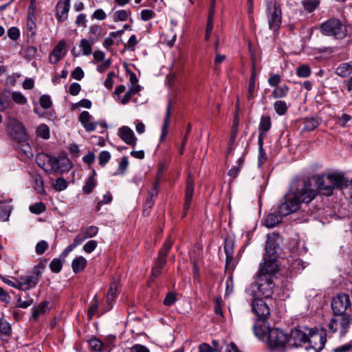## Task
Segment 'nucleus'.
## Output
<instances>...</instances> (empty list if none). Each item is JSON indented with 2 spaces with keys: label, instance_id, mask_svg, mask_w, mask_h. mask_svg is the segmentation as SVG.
<instances>
[{
  "label": "nucleus",
  "instance_id": "obj_36",
  "mask_svg": "<svg viewBox=\"0 0 352 352\" xmlns=\"http://www.w3.org/2000/svg\"><path fill=\"white\" fill-rule=\"evenodd\" d=\"M140 91V86H131L129 90L125 93L123 98L121 99L120 102L122 104H127L131 97L135 94H138Z\"/></svg>",
  "mask_w": 352,
  "mask_h": 352
},
{
  "label": "nucleus",
  "instance_id": "obj_27",
  "mask_svg": "<svg viewBox=\"0 0 352 352\" xmlns=\"http://www.w3.org/2000/svg\"><path fill=\"white\" fill-rule=\"evenodd\" d=\"M322 120L318 117H311L305 118L303 120V131H311L317 128L321 123Z\"/></svg>",
  "mask_w": 352,
  "mask_h": 352
},
{
  "label": "nucleus",
  "instance_id": "obj_25",
  "mask_svg": "<svg viewBox=\"0 0 352 352\" xmlns=\"http://www.w3.org/2000/svg\"><path fill=\"white\" fill-rule=\"evenodd\" d=\"M36 17L33 10H31V8H28V14L27 17V31L28 33H30L32 37L35 35V30L36 28Z\"/></svg>",
  "mask_w": 352,
  "mask_h": 352
},
{
  "label": "nucleus",
  "instance_id": "obj_10",
  "mask_svg": "<svg viewBox=\"0 0 352 352\" xmlns=\"http://www.w3.org/2000/svg\"><path fill=\"white\" fill-rule=\"evenodd\" d=\"M327 342L326 331L323 329L320 331H316L312 329L309 330L308 335V340L307 343L309 344V349H314L316 352H320L324 347Z\"/></svg>",
  "mask_w": 352,
  "mask_h": 352
},
{
  "label": "nucleus",
  "instance_id": "obj_16",
  "mask_svg": "<svg viewBox=\"0 0 352 352\" xmlns=\"http://www.w3.org/2000/svg\"><path fill=\"white\" fill-rule=\"evenodd\" d=\"M78 120L87 132L95 131L98 124V122L94 121L92 116L86 111H82L80 114Z\"/></svg>",
  "mask_w": 352,
  "mask_h": 352
},
{
  "label": "nucleus",
  "instance_id": "obj_40",
  "mask_svg": "<svg viewBox=\"0 0 352 352\" xmlns=\"http://www.w3.org/2000/svg\"><path fill=\"white\" fill-rule=\"evenodd\" d=\"M116 339V337L113 335H109L104 338V341L102 342L104 352H110L111 351V348L113 346Z\"/></svg>",
  "mask_w": 352,
  "mask_h": 352
},
{
  "label": "nucleus",
  "instance_id": "obj_44",
  "mask_svg": "<svg viewBox=\"0 0 352 352\" xmlns=\"http://www.w3.org/2000/svg\"><path fill=\"white\" fill-rule=\"evenodd\" d=\"M29 210L33 214H40L45 211L46 206L43 202H38L31 205Z\"/></svg>",
  "mask_w": 352,
  "mask_h": 352
},
{
  "label": "nucleus",
  "instance_id": "obj_60",
  "mask_svg": "<svg viewBox=\"0 0 352 352\" xmlns=\"http://www.w3.org/2000/svg\"><path fill=\"white\" fill-rule=\"evenodd\" d=\"M268 328H266L265 327H258L256 324H254L253 327V331L256 336H257L259 338H263L266 333H267V331H266V329Z\"/></svg>",
  "mask_w": 352,
  "mask_h": 352
},
{
  "label": "nucleus",
  "instance_id": "obj_7",
  "mask_svg": "<svg viewBox=\"0 0 352 352\" xmlns=\"http://www.w3.org/2000/svg\"><path fill=\"white\" fill-rule=\"evenodd\" d=\"M173 246V241L170 238H167L163 247L159 250L157 257L155 261L154 265L152 267L151 276L157 277L162 273V270L166 264V257L169 254Z\"/></svg>",
  "mask_w": 352,
  "mask_h": 352
},
{
  "label": "nucleus",
  "instance_id": "obj_61",
  "mask_svg": "<svg viewBox=\"0 0 352 352\" xmlns=\"http://www.w3.org/2000/svg\"><path fill=\"white\" fill-rule=\"evenodd\" d=\"M98 243L95 240L87 241L83 246V250L87 253L92 252L97 247Z\"/></svg>",
  "mask_w": 352,
  "mask_h": 352
},
{
  "label": "nucleus",
  "instance_id": "obj_41",
  "mask_svg": "<svg viewBox=\"0 0 352 352\" xmlns=\"http://www.w3.org/2000/svg\"><path fill=\"white\" fill-rule=\"evenodd\" d=\"M296 75L301 78H307L311 75V69L308 65H302L296 68Z\"/></svg>",
  "mask_w": 352,
  "mask_h": 352
},
{
  "label": "nucleus",
  "instance_id": "obj_47",
  "mask_svg": "<svg viewBox=\"0 0 352 352\" xmlns=\"http://www.w3.org/2000/svg\"><path fill=\"white\" fill-rule=\"evenodd\" d=\"M80 47L82 51L83 55L88 56L90 55L92 52V47L89 43V41L85 38H83L80 41Z\"/></svg>",
  "mask_w": 352,
  "mask_h": 352
},
{
  "label": "nucleus",
  "instance_id": "obj_8",
  "mask_svg": "<svg viewBox=\"0 0 352 352\" xmlns=\"http://www.w3.org/2000/svg\"><path fill=\"white\" fill-rule=\"evenodd\" d=\"M267 16L269 28L277 32L282 23V11L279 5L275 2H270L267 6Z\"/></svg>",
  "mask_w": 352,
  "mask_h": 352
},
{
  "label": "nucleus",
  "instance_id": "obj_64",
  "mask_svg": "<svg viewBox=\"0 0 352 352\" xmlns=\"http://www.w3.org/2000/svg\"><path fill=\"white\" fill-rule=\"evenodd\" d=\"M129 352H150V351L144 345L135 344L129 348Z\"/></svg>",
  "mask_w": 352,
  "mask_h": 352
},
{
  "label": "nucleus",
  "instance_id": "obj_13",
  "mask_svg": "<svg viewBox=\"0 0 352 352\" xmlns=\"http://www.w3.org/2000/svg\"><path fill=\"white\" fill-rule=\"evenodd\" d=\"M298 200H296L292 195L285 197V201L278 207V213L280 216L286 217L296 212L300 208Z\"/></svg>",
  "mask_w": 352,
  "mask_h": 352
},
{
  "label": "nucleus",
  "instance_id": "obj_2",
  "mask_svg": "<svg viewBox=\"0 0 352 352\" xmlns=\"http://www.w3.org/2000/svg\"><path fill=\"white\" fill-rule=\"evenodd\" d=\"M38 166L49 173L67 172L72 168V163L66 157H54L44 153H38L36 157Z\"/></svg>",
  "mask_w": 352,
  "mask_h": 352
},
{
  "label": "nucleus",
  "instance_id": "obj_49",
  "mask_svg": "<svg viewBox=\"0 0 352 352\" xmlns=\"http://www.w3.org/2000/svg\"><path fill=\"white\" fill-rule=\"evenodd\" d=\"M36 133L41 138L47 140L50 138L49 128L46 124H41L36 129Z\"/></svg>",
  "mask_w": 352,
  "mask_h": 352
},
{
  "label": "nucleus",
  "instance_id": "obj_26",
  "mask_svg": "<svg viewBox=\"0 0 352 352\" xmlns=\"http://www.w3.org/2000/svg\"><path fill=\"white\" fill-rule=\"evenodd\" d=\"M278 213V209L275 212L270 213L265 219V226L267 228H272L281 222L282 217Z\"/></svg>",
  "mask_w": 352,
  "mask_h": 352
},
{
  "label": "nucleus",
  "instance_id": "obj_20",
  "mask_svg": "<svg viewBox=\"0 0 352 352\" xmlns=\"http://www.w3.org/2000/svg\"><path fill=\"white\" fill-rule=\"evenodd\" d=\"M120 138L127 144L135 147L137 138L133 131L129 127L124 126L119 129Z\"/></svg>",
  "mask_w": 352,
  "mask_h": 352
},
{
  "label": "nucleus",
  "instance_id": "obj_55",
  "mask_svg": "<svg viewBox=\"0 0 352 352\" xmlns=\"http://www.w3.org/2000/svg\"><path fill=\"white\" fill-rule=\"evenodd\" d=\"M48 247L49 245L46 241H40L36 245L35 252L38 255H41L47 250Z\"/></svg>",
  "mask_w": 352,
  "mask_h": 352
},
{
  "label": "nucleus",
  "instance_id": "obj_32",
  "mask_svg": "<svg viewBox=\"0 0 352 352\" xmlns=\"http://www.w3.org/2000/svg\"><path fill=\"white\" fill-rule=\"evenodd\" d=\"M301 4L307 13H311L319 7L320 0H302Z\"/></svg>",
  "mask_w": 352,
  "mask_h": 352
},
{
  "label": "nucleus",
  "instance_id": "obj_18",
  "mask_svg": "<svg viewBox=\"0 0 352 352\" xmlns=\"http://www.w3.org/2000/svg\"><path fill=\"white\" fill-rule=\"evenodd\" d=\"M193 193H194L193 180L192 178L188 177L187 182H186V186L185 201H184V212L182 214V218H184L187 214V212L188 211V210L190 208V206L191 201L192 200Z\"/></svg>",
  "mask_w": 352,
  "mask_h": 352
},
{
  "label": "nucleus",
  "instance_id": "obj_17",
  "mask_svg": "<svg viewBox=\"0 0 352 352\" xmlns=\"http://www.w3.org/2000/svg\"><path fill=\"white\" fill-rule=\"evenodd\" d=\"M71 0H60L56 7V17L58 22L65 21L68 17Z\"/></svg>",
  "mask_w": 352,
  "mask_h": 352
},
{
  "label": "nucleus",
  "instance_id": "obj_38",
  "mask_svg": "<svg viewBox=\"0 0 352 352\" xmlns=\"http://www.w3.org/2000/svg\"><path fill=\"white\" fill-rule=\"evenodd\" d=\"M96 186V182L93 177H89L86 180L85 184L82 187V192L85 195L91 193Z\"/></svg>",
  "mask_w": 352,
  "mask_h": 352
},
{
  "label": "nucleus",
  "instance_id": "obj_23",
  "mask_svg": "<svg viewBox=\"0 0 352 352\" xmlns=\"http://www.w3.org/2000/svg\"><path fill=\"white\" fill-rule=\"evenodd\" d=\"M172 107L171 100H168V105L166 109V115L164 120V124L162 128V133L160 138V141L161 142H164L168 135V126L170 124V109Z\"/></svg>",
  "mask_w": 352,
  "mask_h": 352
},
{
  "label": "nucleus",
  "instance_id": "obj_31",
  "mask_svg": "<svg viewBox=\"0 0 352 352\" xmlns=\"http://www.w3.org/2000/svg\"><path fill=\"white\" fill-rule=\"evenodd\" d=\"M87 265V260L83 256H78L74 258L72 263V267L75 274L84 270Z\"/></svg>",
  "mask_w": 352,
  "mask_h": 352
},
{
  "label": "nucleus",
  "instance_id": "obj_28",
  "mask_svg": "<svg viewBox=\"0 0 352 352\" xmlns=\"http://www.w3.org/2000/svg\"><path fill=\"white\" fill-rule=\"evenodd\" d=\"M338 76L345 78L352 74V61L342 63L336 69Z\"/></svg>",
  "mask_w": 352,
  "mask_h": 352
},
{
  "label": "nucleus",
  "instance_id": "obj_37",
  "mask_svg": "<svg viewBox=\"0 0 352 352\" xmlns=\"http://www.w3.org/2000/svg\"><path fill=\"white\" fill-rule=\"evenodd\" d=\"M236 163L237 166L230 168L228 173V175L233 178H236L241 170L244 164V157H239L236 161Z\"/></svg>",
  "mask_w": 352,
  "mask_h": 352
},
{
  "label": "nucleus",
  "instance_id": "obj_63",
  "mask_svg": "<svg viewBox=\"0 0 352 352\" xmlns=\"http://www.w3.org/2000/svg\"><path fill=\"white\" fill-rule=\"evenodd\" d=\"M220 352H241L234 342L226 344L220 349Z\"/></svg>",
  "mask_w": 352,
  "mask_h": 352
},
{
  "label": "nucleus",
  "instance_id": "obj_43",
  "mask_svg": "<svg viewBox=\"0 0 352 352\" xmlns=\"http://www.w3.org/2000/svg\"><path fill=\"white\" fill-rule=\"evenodd\" d=\"M12 210V206L10 205L3 206L0 208V220L8 221Z\"/></svg>",
  "mask_w": 352,
  "mask_h": 352
},
{
  "label": "nucleus",
  "instance_id": "obj_24",
  "mask_svg": "<svg viewBox=\"0 0 352 352\" xmlns=\"http://www.w3.org/2000/svg\"><path fill=\"white\" fill-rule=\"evenodd\" d=\"M272 121L269 116H263L261 118L259 126H258V140L261 138L264 141L263 135L271 129Z\"/></svg>",
  "mask_w": 352,
  "mask_h": 352
},
{
  "label": "nucleus",
  "instance_id": "obj_59",
  "mask_svg": "<svg viewBox=\"0 0 352 352\" xmlns=\"http://www.w3.org/2000/svg\"><path fill=\"white\" fill-rule=\"evenodd\" d=\"M18 303L17 307L26 309L33 303V299L27 295L24 300H23L21 298H19L18 299Z\"/></svg>",
  "mask_w": 352,
  "mask_h": 352
},
{
  "label": "nucleus",
  "instance_id": "obj_14",
  "mask_svg": "<svg viewBox=\"0 0 352 352\" xmlns=\"http://www.w3.org/2000/svg\"><path fill=\"white\" fill-rule=\"evenodd\" d=\"M308 335L298 328L292 329L288 334V345L293 347H298L302 344L307 343Z\"/></svg>",
  "mask_w": 352,
  "mask_h": 352
},
{
  "label": "nucleus",
  "instance_id": "obj_42",
  "mask_svg": "<svg viewBox=\"0 0 352 352\" xmlns=\"http://www.w3.org/2000/svg\"><path fill=\"white\" fill-rule=\"evenodd\" d=\"M131 14V11L125 10H120L116 11L113 14L114 21H125L127 20L128 16Z\"/></svg>",
  "mask_w": 352,
  "mask_h": 352
},
{
  "label": "nucleus",
  "instance_id": "obj_3",
  "mask_svg": "<svg viewBox=\"0 0 352 352\" xmlns=\"http://www.w3.org/2000/svg\"><path fill=\"white\" fill-rule=\"evenodd\" d=\"M292 195L298 200V204L310 203L318 195L317 190L312 188L311 183L308 179H298L292 183Z\"/></svg>",
  "mask_w": 352,
  "mask_h": 352
},
{
  "label": "nucleus",
  "instance_id": "obj_53",
  "mask_svg": "<svg viewBox=\"0 0 352 352\" xmlns=\"http://www.w3.org/2000/svg\"><path fill=\"white\" fill-rule=\"evenodd\" d=\"M111 159V154L109 151H102L99 153L98 161L101 166H104Z\"/></svg>",
  "mask_w": 352,
  "mask_h": 352
},
{
  "label": "nucleus",
  "instance_id": "obj_48",
  "mask_svg": "<svg viewBox=\"0 0 352 352\" xmlns=\"http://www.w3.org/2000/svg\"><path fill=\"white\" fill-rule=\"evenodd\" d=\"M68 184L63 177H58L54 183L53 186L57 191H62L67 188Z\"/></svg>",
  "mask_w": 352,
  "mask_h": 352
},
{
  "label": "nucleus",
  "instance_id": "obj_4",
  "mask_svg": "<svg viewBox=\"0 0 352 352\" xmlns=\"http://www.w3.org/2000/svg\"><path fill=\"white\" fill-rule=\"evenodd\" d=\"M319 29L323 35L333 36L338 39L344 38L347 34L346 28L340 19L336 18H331L323 22L320 24Z\"/></svg>",
  "mask_w": 352,
  "mask_h": 352
},
{
  "label": "nucleus",
  "instance_id": "obj_1",
  "mask_svg": "<svg viewBox=\"0 0 352 352\" xmlns=\"http://www.w3.org/2000/svg\"><path fill=\"white\" fill-rule=\"evenodd\" d=\"M316 184L320 192L329 197L333 195L336 189L352 187V178L346 177L342 173L334 172L316 175Z\"/></svg>",
  "mask_w": 352,
  "mask_h": 352
},
{
  "label": "nucleus",
  "instance_id": "obj_15",
  "mask_svg": "<svg viewBox=\"0 0 352 352\" xmlns=\"http://www.w3.org/2000/svg\"><path fill=\"white\" fill-rule=\"evenodd\" d=\"M11 134L13 138L16 140L19 144H21V146L25 145V143L27 140V134L25 127L21 122L16 120L13 122Z\"/></svg>",
  "mask_w": 352,
  "mask_h": 352
},
{
  "label": "nucleus",
  "instance_id": "obj_45",
  "mask_svg": "<svg viewBox=\"0 0 352 352\" xmlns=\"http://www.w3.org/2000/svg\"><path fill=\"white\" fill-rule=\"evenodd\" d=\"M224 252L226 253V256H233L234 249V243L233 240L226 239L224 241Z\"/></svg>",
  "mask_w": 352,
  "mask_h": 352
},
{
  "label": "nucleus",
  "instance_id": "obj_9",
  "mask_svg": "<svg viewBox=\"0 0 352 352\" xmlns=\"http://www.w3.org/2000/svg\"><path fill=\"white\" fill-rule=\"evenodd\" d=\"M279 270L276 258L264 257L263 264H261L257 276L274 279Z\"/></svg>",
  "mask_w": 352,
  "mask_h": 352
},
{
  "label": "nucleus",
  "instance_id": "obj_6",
  "mask_svg": "<svg viewBox=\"0 0 352 352\" xmlns=\"http://www.w3.org/2000/svg\"><path fill=\"white\" fill-rule=\"evenodd\" d=\"M351 324L352 315L349 314H342L340 315H334L330 320L328 327L332 333H336L339 330L340 338H343L349 332Z\"/></svg>",
  "mask_w": 352,
  "mask_h": 352
},
{
  "label": "nucleus",
  "instance_id": "obj_22",
  "mask_svg": "<svg viewBox=\"0 0 352 352\" xmlns=\"http://www.w3.org/2000/svg\"><path fill=\"white\" fill-rule=\"evenodd\" d=\"M278 237L275 236H267L265 252L267 257L276 258L277 251L279 249V243L277 241Z\"/></svg>",
  "mask_w": 352,
  "mask_h": 352
},
{
  "label": "nucleus",
  "instance_id": "obj_39",
  "mask_svg": "<svg viewBox=\"0 0 352 352\" xmlns=\"http://www.w3.org/2000/svg\"><path fill=\"white\" fill-rule=\"evenodd\" d=\"M64 261H63L60 257L58 258H54L50 263V268L51 271L54 273H59L62 270L63 263Z\"/></svg>",
  "mask_w": 352,
  "mask_h": 352
},
{
  "label": "nucleus",
  "instance_id": "obj_11",
  "mask_svg": "<svg viewBox=\"0 0 352 352\" xmlns=\"http://www.w3.org/2000/svg\"><path fill=\"white\" fill-rule=\"evenodd\" d=\"M252 311L256 315L259 320L265 321L270 316V309L261 298H254L251 301Z\"/></svg>",
  "mask_w": 352,
  "mask_h": 352
},
{
  "label": "nucleus",
  "instance_id": "obj_5",
  "mask_svg": "<svg viewBox=\"0 0 352 352\" xmlns=\"http://www.w3.org/2000/svg\"><path fill=\"white\" fill-rule=\"evenodd\" d=\"M267 344L272 350L284 352L288 344V333L278 328H268Z\"/></svg>",
  "mask_w": 352,
  "mask_h": 352
},
{
  "label": "nucleus",
  "instance_id": "obj_62",
  "mask_svg": "<svg viewBox=\"0 0 352 352\" xmlns=\"http://www.w3.org/2000/svg\"><path fill=\"white\" fill-rule=\"evenodd\" d=\"M177 300L176 296L173 292H169L166 294L164 299L163 303L164 305L170 306L173 305Z\"/></svg>",
  "mask_w": 352,
  "mask_h": 352
},
{
  "label": "nucleus",
  "instance_id": "obj_46",
  "mask_svg": "<svg viewBox=\"0 0 352 352\" xmlns=\"http://www.w3.org/2000/svg\"><path fill=\"white\" fill-rule=\"evenodd\" d=\"M129 166V160L126 156H123L119 163L118 168L115 175H123Z\"/></svg>",
  "mask_w": 352,
  "mask_h": 352
},
{
  "label": "nucleus",
  "instance_id": "obj_56",
  "mask_svg": "<svg viewBox=\"0 0 352 352\" xmlns=\"http://www.w3.org/2000/svg\"><path fill=\"white\" fill-rule=\"evenodd\" d=\"M11 332L10 324L4 319H0V333L8 336Z\"/></svg>",
  "mask_w": 352,
  "mask_h": 352
},
{
  "label": "nucleus",
  "instance_id": "obj_52",
  "mask_svg": "<svg viewBox=\"0 0 352 352\" xmlns=\"http://www.w3.org/2000/svg\"><path fill=\"white\" fill-rule=\"evenodd\" d=\"M239 117L237 115H234V123L232 126V134L230 138V143H232L235 141L236 138V134L238 131V126H239Z\"/></svg>",
  "mask_w": 352,
  "mask_h": 352
},
{
  "label": "nucleus",
  "instance_id": "obj_35",
  "mask_svg": "<svg viewBox=\"0 0 352 352\" xmlns=\"http://www.w3.org/2000/svg\"><path fill=\"white\" fill-rule=\"evenodd\" d=\"M289 105L284 100H276L274 103V109L275 112L280 116H284L287 113Z\"/></svg>",
  "mask_w": 352,
  "mask_h": 352
},
{
  "label": "nucleus",
  "instance_id": "obj_21",
  "mask_svg": "<svg viewBox=\"0 0 352 352\" xmlns=\"http://www.w3.org/2000/svg\"><path fill=\"white\" fill-rule=\"evenodd\" d=\"M39 277L32 273L31 275L21 276L19 277L21 290L26 291L34 288L37 284Z\"/></svg>",
  "mask_w": 352,
  "mask_h": 352
},
{
  "label": "nucleus",
  "instance_id": "obj_57",
  "mask_svg": "<svg viewBox=\"0 0 352 352\" xmlns=\"http://www.w3.org/2000/svg\"><path fill=\"white\" fill-rule=\"evenodd\" d=\"M12 98L16 103L19 104H25L27 102V99L21 92L14 91L12 94Z\"/></svg>",
  "mask_w": 352,
  "mask_h": 352
},
{
  "label": "nucleus",
  "instance_id": "obj_29",
  "mask_svg": "<svg viewBox=\"0 0 352 352\" xmlns=\"http://www.w3.org/2000/svg\"><path fill=\"white\" fill-rule=\"evenodd\" d=\"M274 90L272 92V96L274 99L283 98L287 96L289 92V88L285 84L280 86H276L274 87Z\"/></svg>",
  "mask_w": 352,
  "mask_h": 352
},
{
  "label": "nucleus",
  "instance_id": "obj_33",
  "mask_svg": "<svg viewBox=\"0 0 352 352\" xmlns=\"http://www.w3.org/2000/svg\"><path fill=\"white\" fill-rule=\"evenodd\" d=\"M89 346L95 352H104L102 341L96 336H93L88 340Z\"/></svg>",
  "mask_w": 352,
  "mask_h": 352
},
{
  "label": "nucleus",
  "instance_id": "obj_30",
  "mask_svg": "<svg viewBox=\"0 0 352 352\" xmlns=\"http://www.w3.org/2000/svg\"><path fill=\"white\" fill-rule=\"evenodd\" d=\"M49 302L47 301H43L37 306L32 308V318L34 320H37L38 317L43 314H45L48 310Z\"/></svg>",
  "mask_w": 352,
  "mask_h": 352
},
{
  "label": "nucleus",
  "instance_id": "obj_58",
  "mask_svg": "<svg viewBox=\"0 0 352 352\" xmlns=\"http://www.w3.org/2000/svg\"><path fill=\"white\" fill-rule=\"evenodd\" d=\"M39 102L41 107L43 109H49L52 104L51 98L48 95L41 96L39 100Z\"/></svg>",
  "mask_w": 352,
  "mask_h": 352
},
{
  "label": "nucleus",
  "instance_id": "obj_50",
  "mask_svg": "<svg viewBox=\"0 0 352 352\" xmlns=\"http://www.w3.org/2000/svg\"><path fill=\"white\" fill-rule=\"evenodd\" d=\"M10 104V96L6 94H0V111L7 109Z\"/></svg>",
  "mask_w": 352,
  "mask_h": 352
},
{
  "label": "nucleus",
  "instance_id": "obj_19",
  "mask_svg": "<svg viewBox=\"0 0 352 352\" xmlns=\"http://www.w3.org/2000/svg\"><path fill=\"white\" fill-rule=\"evenodd\" d=\"M66 43L64 40L58 42L53 51L50 54L49 60L51 63L56 64L65 56L63 52L65 50Z\"/></svg>",
  "mask_w": 352,
  "mask_h": 352
},
{
  "label": "nucleus",
  "instance_id": "obj_12",
  "mask_svg": "<svg viewBox=\"0 0 352 352\" xmlns=\"http://www.w3.org/2000/svg\"><path fill=\"white\" fill-rule=\"evenodd\" d=\"M255 285L257 287L258 292L265 298H270L274 294L275 287L274 279L256 276V283Z\"/></svg>",
  "mask_w": 352,
  "mask_h": 352
},
{
  "label": "nucleus",
  "instance_id": "obj_51",
  "mask_svg": "<svg viewBox=\"0 0 352 352\" xmlns=\"http://www.w3.org/2000/svg\"><path fill=\"white\" fill-rule=\"evenodd\" d=\"M86 236V239L88 238H92L97 234L98 232V228L94 226H90L87 227L85 230H81Z\"/></svg>",
  "mask_w": 352,
  "mask_h": 352
},
{
  "label": "nucleus",
  "instance_id": "obj_34",
  "mask_svg": "<svg viewBox=\"0 0 352 352\" xmlns=\"http://www.w3.org/2000/svg\"><path fill=\"white\" fill-rule=\"evenodd\" d=\"M264 142L261 138L258 140V166L261 167L267 160L266 153L263 148Z\"/></svg>",
  "mask_w": 352,
  "mask_h": 352
},
{
  "label": "nucleus",
  "instance_id": "obj_54",
  "mask_svg": "<svg viewBox=\"0 0 352 352\" xmlns=\"http://www.w3.org/2000/svg\"><path fill=\"white\" fill-rule=\"evenodd\" d=\"M267 82L270 87H275L281 82V76L278 74H270Z\"/></svg>",
  "mask_w": 352,
  "mask_h": 352
}]
</instances>
